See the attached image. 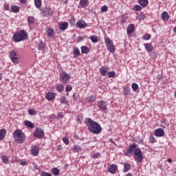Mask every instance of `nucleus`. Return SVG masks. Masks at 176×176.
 Here are the masks:
<instances>
[{
    "instance_id": "obj_1",
    "label": "nucleus",
    "mask_w": 176,
    "mask_h": 176,
    "mask_svg": "<svg viewBox=\"0 0 176 176\" xmlns=\"http://www.w3.org/2000/svg\"><path fill=\"white\" fill-rule=\"evenodd\" d=\"M85 123L92 134H100V133L102 131L101 125L98 122L93 120L91 118H86L85 120Z\"/></svg>"
},
{
    "instance_id": "obj_2",
    "label": "nucleus",
    "mask_w": 176,
    "mask_h": 176,
    "mask_svg": "<svg viewBox=\"0 0 176 176\" xmlns=\"http://www.w3.org/2000/svg\"><path fill=\"white\" fill-rule=\"evenodd\" d=\"M12 135L16 144H23V142L25 141V134H24L20 129H16L13 132Z\"/></svg>"
},
{
    "instance_id": "obj_3",
    "label": "nucleus",
    "mask_w": 176,
    "mask_h": 176,
    "mask_svg": "<svg viewBox=\"0 0 176 176\" xmlns=\"http://www.w3.org/2000/svg\"><path fill=\"white\" fill-rule=\"evenodd\" d=\"M27 38V32L24 30L19 31L14 34L12 37L13 42L19 43L21 42V41H25Z\"/></svg>"
},
{
    "instance_id": "obj_4",
    "label": "nucleus",
    "mask_w": 176,
    "mask_h": 176,
    "mask_svg": "<svg viewBox=\"0 0 176 176\" xmlns=\"http://www.w3.org/2000/svg\"><path fill=\"white\" fill-rule=\"evenodd\" d=\"M135 160L137 163H142V160H144V154L142 153V151L140 148H137L134 151Z\"/></svg>"
},
{
    "instance_id": "obj_5",
    "label": "nucleus",
    "mask_w": 176,
    "mask_h": 176,
    "mask_svg": "<svg viewBox=\"0 0 176 176\" xmlns=\"http://www.w3.org/2000/svg\"><path fill=\"white\" fill-rule=\"evenodd\" d=\"M104 43L107 46V50H109L110 53H115V45H113L112 40H111V38H109V37H106L104 38Z\"/></svg>"
},
{
    "instance_id": "obj_6",
    "label": "nucleus",
    "mask_w": 176,
    "mask_h": 176,
    "mask_svg": "<svg viewBox=\"0 0 176 176\" xmlns=\"http://www.w3.org/2000/svg\"><path fill=\"white\" fill-rule=\"evenodd\" d=\"M60 80L62 81L63 83L67 84L71 80V75L66 72H62L60 74Z\"/></svg>"
},
{
    "instance_id": "obj_7",
    "label": "nucleus",
    "mask_w": 176,
    "mask_h": 176,
    "mask_svg": "<svg viewBox=\"0 0 176 176\" xmlns=\"http://www.w3.org/2000/svg\"><path fill=\"white\" fill-rule=\"evenodd\" d=\"M41 14L43 17H49L53 14V10L50 7H45L41 10Z\"/></svg>"
},
{
    "instance_id": "obj_8",
    "label": "nucleus",
    "mask_w": 176,
    "mask_h": 176,
    "mask_svg": "<svg viewBox=\"0 0 176 176\" xmlns=\"http://www.w3.org/2000/svg\"><path fill=\"white\" fill-rule=\"evenodd\" d=\"M135 150H137V144H135V143L129 145L128 150L126 151V156H130L133 155V153L134 155Z\"/></svg>"
},
{
    "instance_id": "obj_9",
    "label": "nucleus",
    "mask_w": 176,
    "mask_h": 176,
    "mask_svg": "<svg viewBox=\"0 0 176 176\" xmlns=\"http://www.w3.org/2000/svg\"><path fill=\"white\" fill-rule=\"evenodd\" d=\"M45 135L43 130L41 128H36L34 133V138H42Z\"/></svg>"
},
{
    "instance_id": "obj_10",
    "label": "nucleus",
    "mask_w": 176,
    "mask_h": 176,
    "mask_svg": "<svg viewBox=\"0 0 176 176\" xmlns=\"http://www.w3.org/2000/svg\"><path fill=\"white\" fill-rule=\"evenodd\" d=\"M10 57L12 63H17L19 61V52L12 51L10 52Z\"/></svg>"
},
{
    "instance_id": "obj_11",
    "label": "nucleus",
    "mask_w": 176,
    "mask_h": 176,
    "mask_svg": "<svg viewBox=\"0 0 176 176\" xmlns=\"http://www.w3.org/2000/svg\"><path fill=\"white\" fill-rule=\"evenodd\" d=\"M98 108L104 112V111H107V102L104 100H100L97 102Z\"/></svg>"
},
{
    "instance_id": "obj_12",
    "label": "nucleus",
    "mask_w": 176,
    "mask_h": 176,
    "mask_svg": "<svg viewBox=\"0 0 176 176\" xmlns=\"http://www.w3.org/2000/svg\"><path fill=\"white\" fill-rule=\"evenodd\" d=\"M108 71H109V67L103 66L100 69V74L102 76H107L108 75Z\"/></svg>"
},
{
    "instance_id": "obj_13",
    "label": "nucleus",
    "mask_w": 176,
    "mask_h": 176,
    "mask_svg": "<svg viewBox=\"0 0 176 176\" xmlns=\"http://www.w3.org/2000/svg\"><path fill=\"white\" fill-rule=\"evenodd\" d=\"M77 28H86L87 23L84 20H79L76 23Z\"/></svg>"
},
{
    "instance_id": "obj_14",
    "label": "nucleus",
    "mask_w": 176,
    "mask_h": 176,
    "mask_svg": "<svg viewBox=\"0 0 176 176\" xmlns=\"http://www.w3.org/2000/svg\"><path fill=\"white\" fill-rule=\"evenodd\" d=\"M109 173L111 174H115L116 173V170H118V165L116 164H111L107 168Z\"/></svg>"
},
{
    "instance_id": "obj_15",
    "label": "nucleus",
    "mask_w": 176,
    "mask_h": 176,
    "mask_svg": "<svg viewBox=\"0 0 176 176\" xmlns=\"http://www.w3.org/2000/svg\"><path fill=\"white\" fill-rule=\"evenodd\" d=\"M135 30V27L134 26V24L133 23L129 24L126 29L127 35H131V34L134 32Z\"/></svg>"
},
{
    "instance_id": "obj_16",
    "label": "nucleus",
    "mask_w": 176,
    "mask_h": 176,
    "mask_svg": "<svg viewBox=\"0 0 176 176\" xmlns=\"http://www.w3.org/2000/svg\"><path fill=\"white\" fill-rule=\"evenodd\" d=\"M31 153L33 156L39 155V147H38L36 145L32 146Z\"/></svg>"
},
{
    "instance_id": "obj_17",
    "label": "nucleus",
    "mask_w": 176,
    "mask_h": 176,
    "mask_svg": "<svg viewBox=\"0 0 176 176\" xmlns=\"http://www.w3.org/2000/svg\"><path fill=\"white\" fill-rule=\"evenodd\" d=\"M155 135L156 137H164V130L163 129H158L155 131Z\"/></svg>"
},
{
    "instance_id": "obj_18",
    "label": "nucleus",
    "mask_w": 176,
    "mask_h": 176,
    "mask_svg": "<svg viewBox=\"0 0 176 176\" xmlns=\"http://www.w3.org/2000/svg\"><path fill=\"white\" fill-rule=\"evenodd\" d=\"M161 17L164 21H167L170 19V15H168V12L164 11L161 14Z\"/></svg>"
},
{
    "instance_id": "obj_19",
    "label": "nucleus",
    "mask_w": 176,
    "mask_h": 176,
    "mask_svg": "<svg viewBox=\"0 0 176 176\" xmlns=\"http://www.w3.org/2000/svg\"><path fill=\"white\" fill-rule=\"evenodd\" d=\"M79 5L81 8H87L89 6V0H80Z\"/></svg>"
},
{
    "instance_id": "obj_20",
    "label": "nucleus",
    "mask_w": 176,
    "mask_h": 176,
    "mask_svg": "<svg viewBox=\"0 0 176 176\" xmlns=\"http://www.w3.org/2000/svg\"><path fill=\"white\" fill-rule=\"evenodd\" d=\"M59 28L62 31H65L68 28V22H63L59 24Z\"/></svg>"
},
{
    "instance_id": "obj_21",
    "label": "nucleus",
    "mask_w": 176,
    "mask_h": 176,
    "mask_svg": "<svg viewBox=\"0 0 176 176\" xmlns=\"http://www.w3.org/2000/svg\"><path fill=\"white\" fill-rule=\"evenodd\" d=\"M46 34L47 36L52 38V36H54V28H49L46 30Z\"/></svg>"
},
{
    "instance_id": "obj_22",
    "label": "nucleus",
    "mask_w": 176,
    "mask_h": 176,
    "mask_svg": "<svg viewBox=\"0 0 176 176\" xmlns=\"http://www.w3.org/2000/svg\"><path fill=\"white\" fill-rule=\"evenodd\" d=\"M55 97L56 96H54V93H53V92H48L46 94V98L49 101H52V100H54Z\"/></svg>"
},
{
    "instance_id": "obj_23",
    "label": "nucleus",
    "mask_w": 176,
    "mask_h": 176,
    "mask_svg": "<svg viewBox=\"0 0 176 176\" xmlns=\"http://www.w3.org/2000/svg\"><path fill=\"white\" fill-rule=\"evenodd\" d=\"M5 137H6V129H2L0 130V141H2Z\"/></svg>"
},
{
    "instance_id": "obj_24",
    "label": "nucleus",
    "mask_w": 176,
    "mask_h": 176,
    "mask_svg": "<svg viewBox=\"0 0 176 176\" xmlns=\"http://www.w3.org/2000/svg\"><path fill=\"white\" fill-rule=\"evenodd\" d=\"M51 173L54 176H58V175H60V169H58L57 168H53L51 169Z\"/></svg>"
},
{
    "instance_id": "obj_25",
    "label": "nucleus",
    "mask_w": 176,
    "mask_h": 176,
    "mask_svg": "<svg viewBox=\"0 0 176 176\" xmlns=\"http://www.w3.org/2000/svg\"><path fill=\"white\" fill-rule=\"evenodd\" d=\"M144 47H145L146 52H152V50H153V47L152 46V44H151V43H145Z\"/></svg>"
},
{
    "instance_id": "obj_26",
    "label": "nucleus",
    "mask_w": 176,
    "mask_h": 176,
    "mask_svg": "<svg viewBox=\"0 0 176 176\" xmlns=\"http://www.w3.org/2000/svg\"><path fill=\"white\" fill-rule=\"evenodd\" d=\"M90 52V50L86 46L81 47V53L82 54H87Z\"/></svg>"
},
{
    "instance_id": "obj_27",
    "label": "nucleus",
    "mask_w": 176,
    "mask_h": 176,
    "mask_svg": "<svg viewBox=\"0 0 176 176\" xmlns=\"http://www.w3.org/2000/svg\"><path fill=\"white\" fill-rule=\"evenodd\" d=\"M25 124L28 126L30 127V129H35V125L34 124V123H32L30 121L28 120H25Z\"/></svg>"
},
{
    "instance_id": "obj_28",
    "label": "nucleus",
    "mask_w": 176,
    "mask_h": 176,
    "mask_svg": "<svg viewBox=\"0 0 176 176\" xmlns=\"http://www.w3.org/2000/svg\"><path fill=\"white\" fill-rule=\"evenodd\" d=\"M131 168V164H124V168H123V173H127Z\"/></svg>"
},
{
    "instance_id": "obj_29",
    "label": "nucleus",
    "mask_w": 176,
    "mask_h": 176,
    "mask_svg": "<svg viewBox=\"0 0 176 176\" xmlns=\"http://www.w3.org/2000/svg\"><path fill=\"white\" fill-rule=\"evenodd\" d=\"M34 21H35V18H34V16H30L28 18V24L29 25H32V24H34Z\"/></svg>"
},
{
    "instance_id": "obj_30",
    "label": "nucleus",
    "mask_w": 176,
    "mask_h": 176,
    "mask_svg": "<svg viewBox=\"0 0 176 176\" xmlns=\"http://www.w3.org/2000/svg\"><path fill=\"white\" fill-rule=\"evenodd\" d=\"M11 10L13 13H19V12H20V8L17 6H12L11 7Z\"/></svg>"
},
{
    "instance_id": "obj_31",
    "label": "nucleus",
    "mask_w": 176,
    "mask_h": 176,
    "mask_svg": "<svg viewBox=\"0 0 176 176\" xmlns=\"http://www.w3.org/2000/svg\"><path fill=\"white\" fill-rule=\"evenodd\" d=\"M89 39H91V42H93V43H97V42H98V37H97V36L96 35H92L89 37Z\"/></svg>"
},
{
    "instance_id": "obj_32",
    "label": "nucleus",
    "mask_w": 176,
    "mask_h": 176,
    "mask_svg": "<svg viewBox=\"0 0 176 176\" xmlns=\"http://www.w3.org/2000/svg\"><path fill=\"white\" fill-rule=\"evenodd\" d=\"M60 102L64 105H67V104H68V100H67L65 96H62L60 99Z\"/></svg>"
},
{
    "instance_id": "obj_33",
    "label": "nucleus",
    "mask_w": 176,
    "mask_h": 176,
    "mask_svg": "<svg viewBox=\"0 0 176 176\" xmlns=\"http://www.w3.org/2000/svg\"><path fill=\"white\" fill-rule=\"evenodd\" d=\"M82 148H80V146H78V145H74L72 150L76 153V152H80V151H81Z\"/></svg>"
},
{
    "instance_id": "obj_34",
    "label": "nucleus",
    "mask_w": 176,
    "mask_h": 176,
    "mask_svg": "<svg viewBox=\"0 0 176 176\" xmlns=\"http://www.w3.org/2000/svg\"><path fill=\"white\" fill-rule=\"evenodd\" d=\"M116 76V72L115 71L108 72L107 76L108 78H115Z\"/></svg>"
},
{
    "instance_id": "obj_35",
    "label": "nucleus",
    "mask_w": 176,
    "mask_h": 176,
    "mask_svg": "<svg viewBox=\"0 0 176 176\" xmlns=\"http://www.w3.org/2000/svg\"><path fill=\"white\" fill-rule=\"evenodd\" d=\"M34 5L36 8H41L42 6V0H34Z\"/></svg>"
},
{
    "instance_id": "obj_36",
    "label": "nucleus",
    "mask_w": 176,
    "mask_h": 176,
    "mask_svg": "<svg viewBox=\"0 0 176 176\" xmlns=\"http://www.w3.org/2000/svg\"><path fill=\"white\" fill-rule=\"evenodd\" d=\"M38 50H43L45 49V43H43L42 41H39L38 43Z\"/></svg>"
},
{
    "instance_id": "obj_37",
    "label": "nucleus",
    "mask_w": 176,
    "mask_h": 176,
    "mask_svg": "<svg viewBox=\"0 0 176 176\" xmlns=\"http://www.w3.org/2000/svg\"><path fill=\"white\" fill-rule=\"evenodd\" d=\"M139 3L141 6L145 7L148 5V0H140Z\"/></svg>"
},
{
    "instance_id": "obj_38",
    "label": "nucleus",
    "mask_w": 176,
    "mask_h": 176,
    "mask_svg": "<svg viewBox=\"0 0 176 176\" xmlns=\"http://www.w3.org/2000/svg\"><path fill=\"white\" fill-rule=\"evenodd\" d=\"M73 54L74 56H80V51H79V48L76 47L74 49Z\"/></svg>"
},
{
    "instance_id": "obj_39",
    "label": "nucleus",
    "mask_w": 176,
    "mask_h": 176,
    "mask_svg": "<svg viewBox=\"0 0 176 176\" xmlns=\"http://www.w3.org/2000/svg\"><path fill=\"white\" fill-rule=\"evenodd\" d=\"M28 113H29V115H32L33 116H35V115H36V113H38V111H36L34 109H29L28 110Z\"/></svg>"
},
{
    "instance_id": "obj_40",
    "label": "nucleus",
    "mask_w": 176,
    "mask_h": 176,
    "mask_svg": "<svg viewBox=\"0 0 176 176\" xmlns=\"http://www.w3.org/2000/svg\"><path fill=\"white\" fill-rule=\"evenodd\" d=\"M56 89L58 90V91H59V93H61V91L64 90V85H58L56 87Z\"/></svg>"
},
{
    "instance_id": "obj_41",
    "label": "nucleus",
    "mask_w": 176,
    "mask_h": 176,
    "mask_svg": "<svg viewBox=\"0 0 176 176\" xmlns=\"http://www.w3.org/2000/svg\"><path fill=\"white\" fill-rule=\"evenodd\" d=\"M131 87L133 91H137V90H138V85L137 83H133Z\"/></svg>"
},
{
    "instance_id": "obj_42",
    "label": "nucleus",
    "mask_w": 176,
    "mask_h": 176,
    "mask_svg": "<svg viewBox=\"0 0 176 176\" xmlns=\"http://www.w3.org/2000/svg\"><path fill=\"white\" fill-rule=\"evenodd\" d=\"M2 160H3V163H5L6 164H9V160H8V156H6V155L3 156Z\"/></svg>"
},
{
    "instance_id": "obj_43",
    "label": "nucleus",
    "mask_w": 176,
    "mask_h": 176,
    "mask_svg": "<svg viewBox=\"0 0 176 176\" xmlns=\"http://www.w3.org/2000/svg\"><path fill=\"white\" fill-rule=\"evenodd\" d=\"M151 34H144L142 39H144V41H149V39H151Z\"/></svg>"
},
{
    "instance_id": "obj_44",
    "label": "nucleus",
    "mask_w": 176,
    "mask_h": 176,
    "mask_svg": "<svg viewBox=\"0 0 176 176\" xmlns=\"http://www.w3.org/2000/svg\"><path fill=\"white\" fill-rule=\"evenodd\" d=\"M92 157H93V159H98V157H101V154H100V153H94L92 155Z\"/></svg>"
},
{
    "instance_id": "obj_45",
    "label": "nucleus",
    "mask_w": 176,
    "mask_h": 176,
    "mask_svg": "<svg viewBox=\"0 0 176 176\" xmlns=\"http://www.w3.org/2000/svg\"><path fill=\"white\" fill-rule=\"evenodd\" d=\"M87 100L88 101V102H92V101H94V96L91 95L87 98Z\"/></svg>"
},
{
    "instance_id": "obj_46",
    "label": "nucleus",
    "mask_w": 176,
    "mask_h": 176,
    "mask_svg": "<svg viewBox=\"0 0 176 176\" xmlns=\"http://www.w3.org/2000/svg\"><path fill=\"white\" fill-rule=\"evenodd\" d=\"M41 176H52V174H50L47 172L41 171Z\"/></svg>"
},
{
    "instance_id": "obj_47",
    "label": "nucleus",
    "mask_w": 176,
    "mask_h": 176,
    "mask_svg": "<svg viewBox=\"0 0 176 176\" xmlns=\"http://www.w3.org/2000/svg\"><path fill=\"white\" fill-rule=\"evenodd\" d=\"M101 12H108V6H103L101 8Z\"/></svg>"
},
{
    "instance_id": "obj_48",
    "label": "nucleus",
    "mask_w": 176,
    "mask_h": 176,
    "mask_svg": "<svg viewBox=\"0 0 176 176\" xmlns=\"http://www.w3.org/2000/svg\"><path fill=\"white\" fill-rule=\"evenodd\" d=\"M134 9L136 10V12H139V10H141L142 8L139 5H135L134 6Z\"/></svg>"
},
{
    "instance_id": "obj_49",
    "label": "nucleus",
    "mask_w": 176,
    "mask_h": 176,
    "mask_svg": "<svg viewBox=\"0 0 176 176\" xmlns=\"http://www.w3.org/2000/svg\"><path fill=\"white\" fill-rule=\"evenodd\" d=\"M72 90V86L67 85L65 88V91H71Z\"/></svg>"
},
{
    "instance_id": "obj_50",
    "label": "nucleus",
    "mask_w": 176,
    "mask_h": 176,
    "mask_svg": "<svg viewBox=\"0 0 176 176\" xmlns=\"http://www.w3.org/2000/svg\"><path fill=\"white\" fill-rule=\"evenodd\" d=\"M63 141L66 145H68V144H69V140H68L67 138H63Z\"/></svg>"
},
{
    "instance_id": "obj_51",
    "label": "nucleus",
    "mask_w": 176,
    "mask_h": 176,
    "mask_svg": "<svg viewBox=\"0 0 176 176\" xmlns=\"http://www.w3.org/2000/svg\"><path fill=\"white\" fill-rule=\"evenodd\" d=\"M58 116L60 119H63L64 118L63 113H58Z\"/></svg>"
},
{
    "instance_id": "obj_52",
    "label": "nucleus",
    "mask_w": 176,
    "mask_h": 176,
    "mask_svg": "<svg viewBox=\"0 0 176 176\" xmlns=\"http://www.w3.org/2000/svg\"><path fill=\"white\" fill-rule=\"evenodd\" d=\"M19 2L23 3V5H25V3H27V0H19Z\"/></svg>"
},
{
    "instance_id": "obj_53",
    "label": "nucleus",
    "mask_w": 176,
    "mask_h": 176,
    "mask_svg": "<svg viewBox=\"0 0 176 176\" xmlns=\"http://www.w3.org/2000/svg\"><path fill=\"white\" fill-rule=\"evenodd\" d=\"M21 166H25L27 164V162L25 161H22L20 162Z\"/></svg>"
},
{
    "instance_id": "obj_54",
    "label": "nucleus",
    "mask_w": 176,
    "mask_h": 176,
    "mask_svg": "<svg viewBox=\"0 0 176 176\" xmlns=\"http://www.w3.org/2000/svg\"><path fill=\"white\" fill-rule=\"evenodd\" d=\"M9 9V5L5 4L4 5V10H8Z\"/></svg>"
},
{
    "instance_id": "obj_55",
    "label": "nucleus",
    "mask_w": 176,
    "mask_h": 176,
    "mask_svg": "<svg viewBox=\"0 0 176 176\" xmlns=\"http://www.w3.org/2000/svg\"><path fill=\"white\" fill-rule=\"evenodd\" d=\"M150 140L152 141V142H155V137L151 136Z\"/></svg>"
},
{
    "instance_id": "obj_56",
    "label": "nucleus",
    "mask_w": 176,
    "mask_h": 176,
    "mask_svg": "<svg viewBox=\"0 0 176 176\" xmlns=\"http://www.w3.org/2000/svg\"><path fill=\"white\" fill-rule=\"evenodd\" d=\"M74 100H78V96H76L75 94L73 95Z\"/></svg>"
},
{
    "instance_id": "obj_57",
    "label": "nucleus",
    "mask_w": 176,
    "mask_h": 176,
    "mask_svg": "<svg viewBox=\"0 0 176 176\" xmlns=\"http://www.w3.org/2000/svg\"><path fill=\"white\" fill-rule=\"evenodd\" d=\"M167 162H168V163H173V160H171V158H168Z\"/></svg>"
},
{
    "instance_id": "obj_58",
    "label": "nucleus",
    "mask_w": 176,
    "mask_h": 176,
    "mask_svg": "<svg viewBox=\"0 0 176 176\" xmlns=\"http://www.w3.org/2000/svg\"><path fill=\"white\" fill-rule=\"evenodd\" d=\"M78 39H79V41H83V39H85V38H83L82 36H79Z\"/></svg>"
},
{
    "instance_id": "obj_59",
    "label": "nucleus",
    "mask_w": 176,
    "mask_h": 176,
    "mask_svg": "<svg viewBox=\"0 0 176 176\" xmlns=\"http://www.w3.org/2000/svg\"><path fill=\"white\" fill-rule=\"evenodd\" d=\"M126 176H133L132 173H128Z\"/></svg>"
},
{
    "instance_id": "obj_60",
    "label": "nucleus",
    "mask_w": 176,
    "mask_h": 176,
    "mask_svg": "<svg viewBox=\"0 0 176 176\" xmlns=\"http://www.w3.org/2000/svg\"><path fill=\"white\" fill-rule=\"evenodd\" d=\"M0 80H2V74L0 73Z\"/></svg>"
},
{
    "instance_id": "obj_61",
    "label": "nucleus",
    "mask_w": 176,
    "mask_h": 176,
    "mask_svg": "<svg viewBox=\"0 0 176 176\" xmlns=\"http://www.w3.org/2000/svg\"><path fill=\"white\" fill-rule=\"evenodd\" d=\"M173 32H175V33H176V27L174 28V29H173Z\"/></svg>"
},
{
    "instance_id": "obj_62",
    "label": "nucleus",
    "mask_w": 176,
    "mask_h": 176,
    "mask_svg": "<svg viewBox=\"0 0 176 176\" xmlns=\"http://www.w3.org/2000/svg\"><path fill=\"white\" fill-rule=\"evenodd\" d=\"M111 142H112V144H114L115 145V142H113V140H111Z\"/></svg>"
},
{
    "instance_id": "obj_63",
    "label": "nucleus",
    "mask_w": 176,
    "mask_h": 176,
    "mask_svg": "<svg viewBox=\"0 0 176 176\" xmlns=\"http://www.w3.org/2000/svg\"><path fill=\"white\" fill-rule=\"evenodd\" d=\"M175 97H176V91H175Z\"/></svg>"
}]
</instances>
